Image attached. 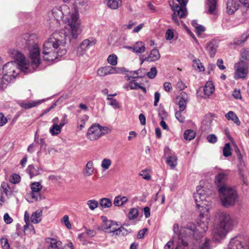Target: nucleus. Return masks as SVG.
<instances>
[{
	"instance_id": "nucleus-37",
	"label": "nucleus",
	"mask_w": 249,
	"mask_h": 249,
	"mask_svg": "<svg viewBox=\"0 0 249 249\" xmlns=\"http://www.w3.org/2000/svg\"><path fill=\"white\" fill-rule=\"evenodd\" d=\"M62 127L60 124H52L49 132L52 136H56L61 133Z\"/></svg>"
},
{
	"instance_id": "nucleus-54",
	"label": "nucleus",
	"mask_w": 249,
	"mask_h": 249,
	"mask_svg": "<svg viewBox=\"0 0 249 249\" xmlns=\"http://www.w3.org/2000/svg\"><path fill=\"white\" fill-rule=\"evenodd\" d=\"M159 116L161 120H163L167 118L168 113L163 109H160L159 112Z\"/></svg>"
},
{
	"instance_id": "nucleus-56",
	"label": "nucleus",
	"mask_w": 249,
	"mask_h": 249,
	"mask_svg": "<svg viewBox=\"0 0 249 249\" xmlns=\"http://www.w3.org/2000/svg\"><path fill=\"white\" fill-rule=\"evenodd\" d=\"M180 110L178 111H177L175 113L176 118L180 122L183 123L184 122V117L182 116L181 112Z\"/></svg>"
},
{
	"instance_id": "nucleus-3",
	"label": "nucleus",
	"mask_w": 249,
	"mask_h": 249,
	"mask_svg": "<svg viewBox=\"0 0 249 249\" xmlns=\"http://www.w3.org/2000/svg\"><path fill=\"white\" fill-rule=\"evenodd\" d=\"M68 39L61 36L60 33H54L43 46V58L44 61L53 62L65 55L67 52L66 46Z\"/></svg>"
},
{
	"instance_id": "nucleus-24",
	"label": "nucleus",
	"mask_w": 249,
	"mask_h": 249,
	"mask_svg": "<svg viewBox=\"0 0 249 249\" xmlns=\"http://www.w3.org/2000/svg\"><path fill=\"white\" fill-rule=\"evenodd\" d=\"M128 200V198L126 196L119 195L115 197L113 204L115 206L121 207L125 205Z\"/></svg>"
},
{
	"instance_id": "nucleus-31",
	"label": "nucleus",
	"mask_w": 249,
	"mask_h": 249,
	"mask_svg": "<svg viewBox=\"0 0 249 249\" xmlns=\"http://www.w3.org/2000/svg\"><path fill=\"white\" fill-rule=\"evenodd\" d=\"M26 171L31 178L36 176L40 174L39 169L37 167H35L33 165H29L26 169Z\"/></svg>"
},
{
	"instance_id": "nucleus-4",
	"label": "nucleus",
	"mask_w": 249,
	"mask_h": 249,
	"mask_svg": "<svg viewBox=\"0 0 249 249\" xmlns=\"http://www.w3.org/2000/svg\"><path fill=\"white\" fill-rule=\"evenodd\" d=\"M215 217L218 224L212 231L213 240L219 241L224 239L227 233L232 230L237 224V220L235 217L226 212H218Z\"/></svg>"
},
{
	"instance_id": "nucleus-36",
	"label": "nucleus",
	"mask_w": 249,
	"mask_h": 249,
	"mask_svg": "<svg viewBox=\"0 0 249 249\" xmlns=\"http://www.w3.org/2000/svg\"><path fill=\"white\" fill-rule=\"evenodd\" d=\"M99 204L100 206L103 209L110 208L112 205V202L111 200L110 199L106 197L100 199Z\"/></svg>"
},
{
	"instance_id": "nucleus-62",
	"label": "nucleus",
	"mask_w": 249,
	"mask_h": 249,
	"mask_svg": "<svg viewBox=\"0 0 249 249\" xmlns=\"http://www.w3.org/2000/svg\"><path fill=\"white\" fill-rule=\"evenodd\" d=\"M87 51V50L84 46H82L81 43L79 47L77 48V53L79 55H83L86 53Z\"/></svg>"
},
{
	"instance_id": "nucleus-33",
	"label": "nucleus",
	"mask_w": 249,
	"mask_h": 249,
	"mask_svg": "<svg viewBox=\"0 0 249 249\" xmlns=\"http://www.w3.org/2000/svg\"><path fill=\"white\" fill-rule=\"evenodd\" d=\"M249 37V33L247 32L239 37L234 39L233 44L236 45H241L243 44Z\"/></svg>"
},
{
	"instance_id": "nucleus-44",
	"label": "nucleus",
	"mask_w": 249,
	"mask_h": 249,
	"mask_svg": "<svg viewBox=\"0 0 249 249\" xmlns=\"http://www.w3.org/2000/svg\"><path fill=\"white\" fill-rule=\"evenodd\" d=\"M193 66L196 69L199 71H203L205 69L199 60H194L193 62Z\"/></svg>"
},
{
	"instance_id": "nucleus-16",
	"label": "nucleus",
	"mask_w": 249,
	"mask_h": 249,
	"mask_svg": "<svg viewBox=\"0 0 249 249\" xmlns=\"http://www.w3.org/2000/svg\"><path fill=\"white\" fill-rule=\"evenodd\" d=\"M228 175V172L227 171H224L219 173L215 176V182L218 187V189L221 186H226L225 185V182L227 178Z\"/></svg>"
},
{
	"instance_id": "nucleus-41",
	"label": "nucleus",
	"mask_w": 249,
	"mask_h": 249,
	"mask_svg": "<svg viewBox=\"0 0 249 249\" xmlns=\"http://www.w3.org/2000/svg\"><path fill=\"white\" fill-rule=\"evenodd\" d=\"M139 212L137 208H131L128 214V217L130 220L135 219L138 216Z\"/></svg>"
},
{
	"instance_id": "nucleus-20",
	"label": "nucleus",
	"mask_w": 249,
	"mask_h": 249,
	"mask_svg": "<svg viewBox=\"0 0 249 249\" xmlns=\"http://www.w3.org/2000/svg\"><path fill=\"white\" fill-rule=\"evenodd\" d=\"M101 219L102 221V224L98 227L97 229L100 231H107L110 229V226H112L114 221L108 220L105 216H102Z\"/></svg>"
},
{
	"instance_id": "nucleus-61",
	"label": "nucleus",
	"mask_w": 249,
	"mask_h": 249,
	"mask_svg": "<svg viewBox=\"0 0 249 249\" xmlns=\"http://www.w3.org/2000/svg\"><path fill=\"white\" fill-rule=\"evenodd\" d=\"M20 177L18 175L15 174L12 175L11 181L13 183H18L20 181Z\"/></svg>"
},
{
	"instance_id": "nucleus-57",
	"label": "nucleus",
	"mask_w": 249,
	"mask_h": 249,
	"mask_svg": "<svg viewBox=\"0 0 249 249\" xmlns=\"http://www.w3.org/2000/svg\"><path fill=\"white\" fill-rule=\"evenodd\" d=\"M8 121L7 118L4 116L3 113H0V126H4Z\"/></svg>"
},
{
	"instance_id": "nucleus-48",
	"label": "nucleus",
	"mask_w": 249,
	"mask_h": 249,
	"mask_svg": "<svg viewBox=\"0 0 249 249\" xmlns=\"http://www.w3.org/2000/svg\"><path fill=\"white\" fill-rule=\"evenodd\" d=\"M117 56L115 54H112L108 56L107 62L112 66H116L117 64Z\"/></svg>"
},
{
	"instance_id": "nucleus-58",
	"label": "nucleus",
	"mask_w": 249,
	"mask_h": 249,
	"mask_svg": "<svg viewBox=\"0 0 249 249\" xmlns=\"http://www.w3.org/2000/svg\"><path fill=\"white\" fill-rule=\"evenodd\" d=\"M134 81L135 80H130L128 83L129 88L131 89H138L139 85L137 82H134Z\"/></svg>"
},
{
	"instance_id": "nucleus-51",
	"label": "nucleus",
	"mask_w": 249,
	"mask_h": 249,
	"mask_svg": "<svg viewBox=\"0 0 249 249\" xmlns=\"http://www.w3.org/2000/svg\"><path fill=\"white\" fill-rule=\"evenodd\" d=\"M0 242L3 249H9L10 245L8 243V239L6 238H1Z\"/></svg>"
},
{
	"instance_id": "nucleus-64",
	"label": "nucleus",
	"mask_w": 249,
	"mask_h": 249,
	"mask_svg": "<svg viewBox=\"0 0 249 249\" xmlns=\"http://www.w3.org/2000/svg\"><path fill=\"white\" fill-rule=\"evenodd\" d=\"M210 240L208 238H206L205 242L202 245L200 249H210Z\"/></svg>"
},
{
	"instance_id": "nucleus-13",
	"label": "nucleus",
	"mask_w": 249,
	"mask_h": 249,
	"mask_svg": "<svg viewBox=\"0 0 249 249\" xmlns=\"http://www.w3.org/2000/svg\"><path fill=\"white\" fill-rule=\"evenodd\" d=\"M228 249H249V244L245 245L241 236L235 237L230 240Z\"/></svg>"
},
{
	"instance_id": "nucleus-19",
	"label": "nucleus",
	"mask_w": 249,
	"mask_h": 249,
	"mask_svg": "<svg viewBox=\"0 0 249 249\" xmlns=\"http://www.w3.org/2000/svg\"><path fill=\"white\" fill-rule=\"evenodd\" d=\"M178 99H179L178 102L179 110L180 111H184L186 107L187 102L188 101L187 94L185 92H181Z\"/></svg>"
},
{
	"instance_id": "nucleus-32",
	"label": "nucleus",
	"mask_w": 249,
	"mask_h": 249,
	"mask_svg": "<svg viewBox=\"0 0 249 249\" xmlns=\"http://www.w3.org/2000/svg\"><path fill=\"white\" fill-rule=\"evenodd\" d=\"M96 40L93 37L84 40L81 43L87 50L96 43Z\"/></svg>"
},
{
	"instance_id": "nucleus-59",
	"label": "nucleus",
	"mask_w": 249,
	"mask_h": 249,
	"mask_svg": "<svg viewBox=\"0 0 249 249\" xmlns=\"http://www.w3.org/2000/svg\"><path fill=\"white\" fill-rule=\"evenodd\" d=\"M174 37V33L172 30L168 29L165 33V38L167 40H171Z\"/></svg>"
},
{
	"instance_id": "nucleus-28",
	"label": "nucleus",
	"mask_w": 249,
	"mask_h": 249,
	"mask_svg": "<svg viewBox=\"0 0 249 249\" xmlns=\"http://www.w3.org/2000/svg\"><path fill=\"white\" fill-rule=\"evenodd\" d=\"M239 4L242 5V9L245 18L249 17V0H237Z\"/></svg>"
},
{
	"instance_id": "nucleus-11",
	"label": "nucleus",
	"mask_w": 249,
	"mask_h": 249,
	"mask_svg": "<svg viewBox=\"0 0 249 249\" xmlns=\"http://www.w3.org/2000/svg\"><path fill=\"white\" fill-rule=\"evenodd\" d=\"M42 186L38 182L31 184V192L26 195V199L29 202L37 201L41 199L40 191Z\"/></svg>"
},
{
	"instance_id": "nucleus-53",
	"label": "nucleus",
	"mask_w": 249,
	"mask_h": 249,
	"mask_svg": "<svg viewBox=\"0 0 249 249\" xmlns=\"http://www.w3.org/2000/svg\"><path fill=\"white\" fill-rule=\"evenodd\" d=\"M35 142L40 144L41 148H46L47 145L44 139L40 138L39 140H38V138L35 136Z\"/></svg>"
},
{
	"instance_id": "nucleus-34",
	"label": "nucleus",
	"mask_w": 249,
	"mask_h": 249,
	"mask_svg": "<svg viewBox=\"0 0 249 249\" xmlns=\"http://www.w3.org/2000/svg\"><path fill=\"white\" fill-rule=\"evenodd\" d=\"M207 6L208 8L207 13L210 14H214L216 6V0H207Z\"/></svg>"
},
{
	"instance_id": "nucleus-26",
	"label": "nucleus",
	"mask_w": 249,
	"mask_h": 249,
	"mask_svg": "<svg viewBox=\"0 0 249 249\" xmlns=\"http://www.w3.org/2000/svg\"><path fill=\"white\" fill-rule=\"evenodd\" d=\"M160 58V54L159 51L154 49L151 50L149 55L145 58V60L149 62L156 61L159 60Z\"/></svg>"
},
{
	"instance_id": "nucleus-39",
	"label": "nucleus",
	"mask_w": 249,
	"mask_h": 249,
	"mask_svg": "<svg viewBox=\"0 0 249 249\" xmlns=\"http://www.w3.org/2000/svg\"><path fill=\"white\" fill-rule=\"evenodd\" d=\"M88 120L89 116L87 115H84L80 118L77 123V128L79 130H81L85 127L86 123Z\"/></svg>"
},
{
	"instance_id": "nucleus-60",
	"label": "nucleus",
	"mask_w": 249,
	"mask_h": 249,
	"mask_svg": "<svg viewBox=\"0 0 249 249\" xmlns=\"http://www.w3.org/2000/svg\"><path fill=\"white\" fill-rule=\"evenodd\" d=\"M232 96L236 99H241L242 96L240 90L237 89H234L232 93Z\"/></svg>"
},
{
	"instance_id": "nucleus-25",
	"label": "nucleus",
	"mask_w": 249,
	"mask_h": 249,
	"mask_svg": "<svg viewBox=\"0 0 249 249\" xmlns=\"http://www.w3.org/2000/svg\"><path fill=\"white\" fill-rule=\"evenodd\" d=\"M129 48L136 53H142L145 50L144 44L142 41L136 42L133 46L130 47Z\"/></svg>"
},
{
	"instance_id": "nucleus-30",
	"label": "nucleus",
	"mask_w": 249,
	"mask_h": 249,
	"mask_svg": "<svg viewBox=\"0 0 249 249\" xmlns=\"http://www.w3.org/2000/svg\"><path fill=\"white\" fill-rule=\"evenodd\" d=\"M226 118L228 120H231L237 125H240L241 122L236 114L232 111H230L225 115Z\"/></svg>"
},
{
	"instance_id": "nucleus-1",
	"label": "nucleus",
	"mask_w": 249,
	"mask_h": 249,
	"mask_svg": "<svg viewBox=\"0 0 249 249\" xmlns=\"http://www.w3.org/2000/svg\"><path fill=\"white\" fill-rule=\"evenodd\" d=\"M212 194L211 191L201 185L196 187V192L194 194V197L197 207L204 208L203 213L201 211L197 221V226L193 223H188L185 227L181 228V233L185 232L189 236H192L196 240H198L203 237L204 233L208 229V224L210 221L209 215V209L207 207L211 203L210 195Z\"/></svg>"
},
{
	"instance_id": "nucleus-18",
	"label": "nucleus",
	"mask_w": 249,
	"mask_h": 249,
	"mask_svg": "<svg viewBox=\"0 0 249 249\" xmlns=\"http://www.w3.org/2000/svg\"><path fill=\"white\" fill-rule=\"evenodd\" d=\"M239 7V3L237 0H230L227 3V12L229 14H232L237 11Z\"/></svg>"
},
{
	"instance_id": "nucleus-45",
	"label": "nucleus",
	"mask_w": 249,
	"mask_h": 249,
	"mask_svg": "<svg viewBox=\"0 0 249 249\" xmlns=\"http://www.w3.org/2000/svg\"><path fill=\"white\" fill-rule=\"evenodd\" d=\"M111 164V160L107 158L103 160L101 163V167L104 170H107Z\"/></svg>"
},
{
	"instance_id": "nucleus-29",
	"label": "nucleus",
	"mask_w": 249,
	"mask_h": 249,
	"mask_svg": "<svg viewBox=\"0 0 249 249\" xmlns=\"http://www.w3.org/2000/svg\"><path fill=\"white\" fill-rule=\"evenodd\" d=\"M204 94L206 96L211 95L214 91V87L212 82H208L203 87Z\"/></svg>"
},
{
	"instance_id": "nucleus-14",
	"label": "nucleus",
	"mask_w": 249,
	"mask_h": 249,
	"mask_svg": "<svg viewBox=\"0 0 249 249\" xmlns=\"http://www.w3.org/2000/svg\"><path fill=\"white\" fill-rule=\"evenodd\" d=\"M120 69L119 68L110 66H106L99 68L97 71L98 75L105 76L108 74L119 73Z\"/></svg>"
},
{
	"instance_id": "nucleus-12",
	"label": "nucleus",
	"mask_w": 249,
	"mask_h": 249,
	"mask_svg": "<svg viewBox=\"0 0 249 249\" xmlns=\"http://www.w3.org/2000/svg\"><path fill=\"white\" fill-rule=\"evenodd\" d=\"M249 65L243 61H240L234 65L235 72L233 78L237 80L247 78L249 72Z\"/></svg>"
},
{
	"instance_id": "nucleus-5",
	"label": "nucleus",
	"mask_w": 249,
	"mask_h": 249,
	"mask_svg": "<svg viewBox=\"0 0 249 249\" xmlns=\"http://www.w3.org/2000/svg\"><path fill=\"white\" fill-rule=\"evenodd\" d=\"M36 38L35 35L25 34L18 36L16 39V44L18 46L28 50L31 65L33 69L38 67L41 61L40 49L35 41Z\"/></svg>"
},
{
	"instance_id": "nucleus-55",
	"label": "nucleus",
	"mask_w": 249,
	"mask_h": 249,
	"mask_svg": "<svg viewBox=\"0 0 249 249\" xmlns=\"http://www.w3.org/2000/svg\"><path fill=\"white\" fill-rule=\"evenodd\" d=\"M85 232L87 234L88 236L90 237H94L96 234V231L94 230H90L85 227Z\"/></svg>"
},
{
	"instance_id": "nucleus-22",
	"label": "nucleus",
	"mask_w": 249,
	"mask_h": 249,
	"mask_svg": "<svg viewBox=\"0 0 249 249\" xmlns=\"http://www.w3.org/2000/svg\"><path fill=\"white\" fill-rule=\"evenodd\" d=\"M213 120V117L212 114L206 115L202 122V127L205 130L210 129Z\"/></svg>"
},
{
	"instance_id": "nucleus-42",
	"label": "nucleus",
	"mask_w": 249,
	"mask_h": 249,
	"mask_svg": "<svg viewBox=\"0 0 249 249\" xmlns=\"http://www.w3.org/2000/svg\"><path fill=\"white\" fill-rule=\"evenodd\" d=\"M1 191L4 193L7 196L11 194V188L8 184L5 182H2L1 184Z\"/></svg>"
},
{
	"instance_id": "nucleus-47",
	"label": "nucleus",
	"mask_w": 249,
	"mask_h": 249,
	"mask_svg": "<svg viewBox=\"0 0 249 249\" xmlns=\"http://www.w3.org/2000/svg\"><path fill=\"white\" fill-rule=\"evenodd\" d=\"M223 155L225 157H228L231 155V145L229 143H227L223 149Z\"/></svg>"
},
{
	"instance_id": "nucleus-9",
	"label": "nucleus",
	"mask_w": 249,
	"mask_h": 249,
	"mask_svg": "<svg viewBox=\"0 0 249 249\" xmlns=\"http://www.w3.org/2000/svg\"><path fill=\"white\" fill-rule=\"evenodd\" d=\"M10 55L15 59V61L18 67H20L21 71L24 73H27L31 72V69L29 68V64L27 63L24 55L19 51L16 50H10Z\"/></svg>"
},
{
	"instance_id": "nucleus-17",
	"label": "nucleus",
	"mask_w": 249,
	"mask_h": 249,
	"mask_svg": "<svg viewBox=\"0 0 249 249\" xmlns=\"http://www.w3.org/2000/svg\"><path fill=\"white\" fill-rule=\"evenodd\" d=\"M18 105L22 108L28 109L36 107L40 104L39 101L21 100L18 102Z\"/></svg>"
},
{
	"instance_id": "nucleus-21",
	"label": "nucleus",
	"mask_w": 249,
	"mask_h": 249,
	"mask_svg": "<svg viewBox=\"0 0 249 249\" xmlns=\"http://www.w3.org/2000/svg\"><path fill=\"white\" fill-rule=\"evenodd\" d=\"M48 249H61L62 242L53 238H49L47 240Z\"/></svg>"
},
{
	"instance_id": "nucleus-10",
	"label": "nucleus",
	"mask_w": 249,
	"mask_h": 249,
	"mask_svg": "<svg viewBox=\"0 0 249 249\" xmlns=\"http://www.w3.org/2000/svg\"><path fill=\"white\" fill-rule=\"evenodd\" d=\"M108 130L107 127L101 126L99 124H94L88 129L87 137L90 141H95L102 135L107 133Z\"/></svg>"
},
{
	"instance_id": "nucleus-2",
	"label": "nucleus",
	"mask_w": 249,
	"mask_h": 249,
	"mask_svg": "<svg viewBox=\"0 0 249 249\" xmlns=\"http://www.w3.org/2000/svg\"><path fill=\"white\" fill-rule=\"evenodd\" d=\"M52 14L56 21L62 20L66 24L58 32L61 36L68 39L69 42L77 38L82 32L77 10L70 9L67 5L63 4L54 7L52 10Z\"/></svg>"
},
{
	"instance_id": "nucleus-38",
	"label": "nucleus",
	"mask_w": 249,
	"mask_h": 249,
	"mask_svg": "<svg viewBox=\"0 0 249 249\" xmlns=\"http://www.w3.org/2000/svg\"><path fill=\"white\" fill-rule=\"evenodd\" d=\"M42 215L41 211H36L33 213L31 216V221L35 224L38 223L41 221Z\"/></svg>"
},
{
	"instance_id": "nucleus-50",
	"label": "nucleus",
	"mask_w": 249,
	"mask_h": 249,
	"mask_svg": "<svg viewBox=\"0 0 249 249\" xmlns=\"http://www.w3.org/2000/svg\"><path fill=\"white\" fill-rule=\"evenodd\" d=\"M158 71L156 67H152L150 71L147 72V76L150 79H153L157 75Z\"/></svg>"
},
{
	"instance_id": "nucleus-35",
	"label": "nucleus",
	"mask_w": 249,
	"mask_h": 249,
	"mask_svg": "<svg viewBox=\"0 0 249 249\" xmlns=\"http://www.w3.org/2000/svg\"><path fill=\"white\" fill-rule=\"evenodd\" d=\"M141 70H138L135 71H131L129 74L125 76V78L127 81H130L132 80H135V79L142 77V75H140V71Z\"/></svg>"
},
{
	"instance_id": "nucleus-40",
	"label": "nucleus",
	"mask_w": 249,
	"mask_h": 249,
	"mask_svg": "<svg viewBox=\"0 0 249 249\" xmlns=\"http://www.w3.org/2000/svg\"><path fill=\"white\" fill-rule=\"evenodd\" d=\"M196 135V133L192 130L188 129L184 132V137L186 140H193Z\"/></svg>"
},
{
	"instance_id": "nucleus-27",
	"label": "nucleus",
	"mask_w": 249,
	"mask_h": 249,
	"mask_svg": "<svg viewBox=\"0 0 249 249\" xmlns=\"http://www.w3.org/2000/svg\"><path fill=\"white\" fill-rule=\"evenodd\" d=\"M166 163L171 169H174L178 164V157L174 154L166 157Z\"/></svg>"
},
{
	"instance_id": "nucleus-23",
	"label": "nucleus",
	"mask_w": 249,
	"mask_h": 249,
	"mask_svg": "<svg viewBox=\"0 0 249 249\" xmlns=\"http://www.w3.org/2000/svg\"><path fill=\"white\" fill-rule=\"evenodd\" d=\"M94 171L93 162L91 160L88 161L83 170V174L85 177H89L93 175Z\"/></svg>"
},
{
	"instance_id": "nucleus-49",
	"label": "nucleus",
	"mask_w": 249,
	"mask_h": 249,
	"mask_svg": "<svg viewBox=\"0 0 249 249\" xmlns=\"http://www.w3.org/2000/svg\"><path fill=\"white\" fill-rule=\"evenodd\" d=\"M87 205L91 210H94L99 206L98 202L94 199L89 200L87 201Z\"/></svg>"
},
{
	"instance_id": "nucleus-46",
	"label": "nucleus",
	"mask_w": 249,
	"mask_h": 249,
	"mask_svg": "<svg viewBox=\"0 0 249 249\" xmlns=\"http://www.w3.org/2000/svg\"><path fill=\"white\" fill-rule=\"evenodd\" d=\"M111 95H107V100L109 101L108 104L114 108H119L120 106L117 100L111 97Z\"/></svg>"
},
{
	"instance_id": "nucleus-43",
	"label": "nucleus",
	"mask_w": 249,
	"mask_h": 249,
	"mask_svg": "<svg viewBox=\"0 0 249 249\" xmlns=\"http://www.w3.org/2000/svg\"><path fill=\"white\" fill-rule=\"evenodd\" d=\"M88 237L85 231L79 234L78 236V239L82 242L83 245H87L89 243Z\"/></svg>"
},
{
	"instance_id": "nucleus-7",
	"label": "nucleus",
	"mask_w": 249,
	"mask_h": 249,
	"mask_svg": "<svg viewBox=\"0 0 249 249\" xmlns=\"http://www.w3.org/2000/svg\"><path fill=\"white\" fill-rule=\"evenodd\" d=\"M222 205L228 208L234 206L238 201V195L235 189L228 186L218 189Z\"/></svg>"
},
{
	"instance_id": "nucleus-8",
	"label": "nucleus",
	"mask_w": 249,
	"mask_h": 249,
	"mask_svg": "<svg viewBox=\"0 0 249 249\" xmlns=\"http://www.w3.org/2000/svg\"><path fill=\"white\" fill-rule=\"evenodd\" d=\"M178 3L175 4L171 5L170 4L171 9L173 11L174 13L172 15V18L174 23L178 26L179 25V22L177 18L178 16L179 18H185L188 12L186 8V5L189 0H176Z\"/></svg>"
},
{
	"instance_id": "nucleus-52",
	"label": "nucleus",
	"mask_w": 249,
	"mask_h": 249,
	"mask_svg": "<svg viewBox=\"0 0 249 249\" xmlns=\"http://www.w3.org/2000/svg\"><path fill=\"white\" fill-rule=\"evenodd\" d=\"M62 222L64 223L65 226L69 229H71V225L69 221V217L67 215H65L63 216L62 219Z\"/></svg>"
},
{
	"instance_id": "nucleus-63",
	"label": "nucleus",
	"mask_w": 249,
	"mask_h": 249,
	"mask_svg": "<svg viewBox=\"0 0 249 249\" xmlns=\"http://www.w3.org/2000/svg\"><path fill=\"white\" fill-rule=\"evenodd\" d=\"M139 175L142 176L143 178L146 180H149L151 178V176L149 174L144 170L142 171L140 173Z\"/></svg>"
},
{
	"instance_id": "nucleus-6",
	"label": "nucleus",
	"mask_w": 249,
	"mask_h": 249,
	"mask_svg": "<svg viewBox=\"0 0 249 249\" xmlns=\"http://www.w3.org/2000/svg\"><path fill=\"white\" fill-rule=\"evenodd\" d=\"M20 71L21 70L15 61H10L5 64L2 68V74L0 75V91L6 88Z\"/></svg>"
},
{
	"instance_id": "nucleus-15",
	"label": "nucleus",
	"mask_w": 249,
	"mask_h": 249,
	"mask_svg": "<svg viewBox=\"0 0 249 249\" xmlns=\"http://www.w3.org/2000/svg\"><path fill=\"white\" fill-rule=\"evenodd\" d=\"M217 47L218 44L216 41L212 40L206 44L205 49L210 56L213 57L215 54Z\"/></svg>"
}]
</instances>
